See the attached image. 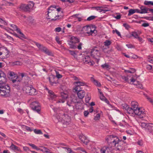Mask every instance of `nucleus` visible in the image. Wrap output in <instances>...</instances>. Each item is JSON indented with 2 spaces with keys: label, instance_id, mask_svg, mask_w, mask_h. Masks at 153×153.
<instances>
[{
  "label": "nucleus",
  "instance_id": "nucleus-1",
  "mask_svg": "<svg viewBox=\"0 0 153 153\" xmlns=\"http://www.w3.org/2000/svg\"><path fill=\"white\" fill-rule=\"evenodd\" d=\"M131 108L133 109L134 114L138 116L141 118H143L146 117V113L144 109L142 108H138V102L135 101H133L131 102Z\"/></svg>",
  "mask_w": 153,
  "mask_h": 153
},
{
  "label": "nucleus",
  "instance_id": "nucleus-2",
  "mask_svg": "<svg viewBox=\"0 0 153 153\" xmlns=\"http://www.w3.org/2000/svg\"><path fill=\"white\" fill-rule=\"evenodd\" d=\"M56 8L55 5L51 6L48 9V19H51L52 21H57L62 18V16L58 15L56 10L54 8Z\"/></svg>",
  "mask_w": 153,
  "mask_h": 153
},
{
  "label": "nucleus",
  "instance_id": "nucleus-3",
  "mask_svg": "<svg viewBox=\"0 0 153 153\" xmlns=\"http://www.w3.org/2000/svg\"><path fill=\"white\" fill-rule=\"evenodd\" d=\"M10 88L7 85H1L0 86V95L1 96L6 97L10 95Z\"/></svg>",
  "mask_w": 153,
  "mask_h": 153
},
{
  "label": "nucleus",
  "instance_id": "nucleus-4",
  "mask_svg": "<svg viewBox=\"0 0 153 153\" xmlns=\"http://www.w3.org/2000/svg\"><path fill=\"white\" fill-rule=\"evenodd\" d=\"M69 40L68 41V44L70 48L73 49H76L77 46L76 44L79 42V39L76 37L70 36Z\"/></svg>",
  "mask_w": 153,
  "mask_h": 153
},
{
  "label": "nucleus",
  "instance_id": "nucleus-5",
  "mask_svg": "<svg viewBox=\"0 0 153 153\" xmlns=\"http://www.w3.org/2000/svg\"><path fill=\"white\" fill-rule=\"evenodd\" d=\"M140 125L143 128H144L147 132L152 133L153 131V123L141 122Z\"/></svg>",
  "mask_w": 153,
  "mask_h": 153
},
{
  "label": "nucleus",
  "instance_id": "nucleus-6",
  "mask_svg": "<svg viewBox=\"0 0 153 153\" xmlns=\"http://www.w3.org/2000/svg\"><path fill=\"white\" fill-rule=\"evenodd\" d=\"M82 31L85 33H87L88 36L92 35L95 33L96 31L95 28L92 26L87 25L83 27Z\"/></svg>",
  "mask_w": 153,
  "mask_h": 153
},
{
  "label": "nucleus",
  "instance_id": "nucleus-7",
  "mask_svg": "<svg viewBox=\"0 0 153 153\" xmlns=\"http://www.w3.org/2000/svg\"><path fill=\"white\" fill-rule=\"evenodd\" d=\"M34 3L32 1L30 2L27 4H22L20 6V8L25 11H30L33 9Z\"/></svg>",
  "mask_w": 153,
  "mask_h": 153
},
{
  "label": "nucleus",
  "instance_id": "nucleus-8",
  "mask_svg": "<svg viewBox=\"0 0 153 153\" xmlns=\"http://www.w3.org/2000/svg\"><path fill=\"white\" fill-rule=\"evenodd\" d=\"M24 91L29 95H35L37 93V91L32 86H27L24 88Z\"/></svg>",
  "mask_w": 153,
  "mask_h": 153
},
{
  "label": "nucleus",
  "instance_id": "nucleus-9",
  "mask_svg": "<svg viewBox=\"0 0 153 153\" xmlns=\"http://www.w3.org/2000/svg\"><path fill=\"white\" fill-rule=\"evenodd\" d=\"M30 107L33 111L40 114L41 108L40 104L38 102L34 101L32 102L30 105Z\"/></svg>",
  "mask_w": 153,
  "mask_h": 153
},
{
  "label": "nucleus",
  "instance_id": "nucleus-10",
  "mask_svg": "<svg viewBox=\"0 0 153 153\" xmlns=\"http://www.w3.org/2000/svg\"><path fill=\"white\" fill-rule=\"evenodd\" d=\"M9 75L11 77L12 79L13 77L15 78V79H12V82L15 85H19L21 79H19V77H18L14 72L12 71L9 72Z\"/></svg>",
  "mask_w": 153,
  "mask_h": 153
},
{
  "label": "nucleus",
  "instance_id": "nucleus-11",
  "mask_svg": "<svg viewBox=\"0 0 153 153\" xmlns=\"http://www.w3.org/2000/svg\"><path fill=\"white\" fill-rule=\"evenodd\" d=\"M91 55L93 58L98 59L101 55L100 51L96 48L93 49L91 52Z\"/></svg>",
  "mask_w": 153,
  "mask_h": 153
},
{
  "label": "nucleus",
  "instance_id": "nucleus-12",
  "mask_svg": "<svg viewBox=\"0 0 153 153\" xmlns=\"http://www.w3.org/2000/svg\"><path fill=\"white\" fill-rule=\"evenodd\" d=\"M7 81V78L5 74L3 71H0V84H5Z\"/></svg>",
  "mask_w": 153,
  "mask_h": 153
},
{
  "label": "nucleus",
  "instance_id": "nucleus-13",
  "mask_svg": "<svg viewBox=\"0 0 153 153\" xmlns=\"http://www.w3.org/2000/svg\"><path fill=\"white\" fill-rule=\"evenodd\" d=\"M47 90L48 91V96L49 100L51 101L56 100L57 99V97H58L52 91L49 90L48 89H47Z\"/></svg>",
  "mask_w": 153,
  "mask_h": 153
},
{
  "label": "nucleus",
  "instance_id": "nucleus-14",
  "mask_svg": "<svg viewBox=\"0 0 153 153\" xmlns=\"http://www.w3.org/2000/svg\"><path fill=\"white\" fill-rule=\"evenodd\" d=\"M10 26L13 28V30L16 31L20 35V36L22 38H24L25 36L24 34L21 31L20 29L18 28L15 25L10 24Z\"/></svg>",
  "mask_w": 153,
  "mask_h": 153
},
{
  "label": "nucleus",
  "instance_id": "nucleus-15",
  "mask_svg": "<svg viewBox=\"0 0 153 153\" xmlns=\"http://www.w3.org/2000/svg\"><path fill=\"white\" fill-rule=\"evenodd\" d=\"M61 95L60 98L59 99V100L57 102L64 103L65 100L68 97V94L67 93L62 92L61 93Z\"/></svg>",
  "mask_w": 153,
  "mask_h": 153
},
{
  "label": "nucleus",
  "instance_id": "nucleus-16",
  "mask_svg": "<svg viewBox=\"0 0 153 153\" xmlns=\"http://www.w3.org/2000/svg\"><path fill=\"white\" fill-rule=\"evenodd\" d=\"M83 61L84 63L88 64L90 65H93L94 64V62L92 60H91L89 56H86L83 59Z\"/></svg>",
  "mask_w": 153,
  "mask_h": 153
},
{
  "label": "nucleus",
  "instance_id": "nucleus-17",
  "mask_svg": "<svg viewBox=\"0 0 153 153\" xmlns=\"http://www.w3.org/2000/svg\"><path fill=\"white\" fill-rule=\"evenodd\" d=\"M9 148L11 150L16 153L19 152H22L21 150L19 147L14 145L12 143L11 146L9 147Z\"/></svg>",
  "mask_w": 153,
  "mask_h": 153
},
{
  "label": "nucleus",
  "instance_id": "nucleus-18",
  "mask_svg": "<svg viewBox=\"0 0 153 153\" xmlns=\"http://www.w3.org/2000/svg\"><path fill=\"white\" fill-rule=\"evenodd\" d=\"M101 153H111V148L108 147H103L101 150Z\"/></svg>",
  "mask_w": 153,
  "mask_h": 153
},
{
  "label": "nucleus",
  "instance_id": "nucleus-19",
  "mask_svg": "<svg viewBox=\"0 0 153 153\" xmlns=\"http://www.w3.org/2000/svg\"><path fill=\"white\" fill-rule=\"evenodd\" d=\"M41 50L42 51L44 52L46 54L50 56H52L53 55V53L50 51L46 47L42 46Z\"/></svg>",
  "mask_w": 153,
  "mask_h": 153
},
{
  "label": "nucleus",
  "instance_id": "nucleus-20",
  "mask_svg": "<svg viewBox=\"0 0 153 153\" xmlns=\"http://www.w3.org/2000/svg\"><path fill=\"white\" fill-rule=\"evenodd\" d=\"M77 95L79 98L82 99L84 98L85 94V91L82 90L79 91L77 92Z\"/></svg>",
  "mask_w": 153,
  "mask_h": 153
},
{
  "label": "nucleus",
  "instance_id": "nucleus-21",
  "mask_svg": "<svg viewBox=\"0 0 153 153\" xmlns=\"http://www.w3.org/2000/svg\"><path fill=\"white\" fill-rule=\"evenodd\" d=\"M79 138L82 143L85 144H87L88 142V140L85 136L83 135H81L79 136Z\"/></svg>",
  "mask_w": 153,
  "mask_h": 153
},
{
  "label": "nucleus",
  "instance_id": "nucleus-22",
  "mask_svg": "<svg viewBox=\"0 0 153 153\" xmlns=\"http://www.w3.org/2000/svg\"><path fill=\"white\" fill-rule=\"evenodd\" d=\"M113 138L114 139L112 141V143L114 145V146H118L117 144L121 141V140H120L118 138L116 137H114Z\"/></svg>",
  "mask_w": 153,
  "mask_h": 153
},
{
  "label": "nucleus",
  "instance_id": "nucleus-23",
  "mask_svg": "<svg viewBox=\"0 0 153 153\" xmlns=\"http://www.w3.org/2000/svg\"><path fill=\"white\" fill-rule=\"evenodd\" d=\"M55 78L53 76H52L49 78V80L51 85H53L56 83V81L55 80Z\"/></svg>",
  "mask_w": 153,
  "mask_h": 153
},
{
  "label": "nucleus",
  "instance_id": "nucleus-24",
  "mask_svg": "<svg viewBox=\"0 0 153 153\" xmlns=\"http://www.w3.org/2000/svg\"><path fill=\"white\" fill-rule=\"evenodd\" d=\"M73 90L74 92H76L77 93L79 91L81 90L82 89V88H81V87L79 85H75V87H74Z\"/></svg>",
  "mask_w": 153,
  "mask_h": 153
},
{
  "label": "nucleus",
  "instance_id": "nucleus-25",
  "mask_svg": "<svg viewBox=\"0 0 153 153\" xmlns=\"http://www.w3.org/2000/svg\"><path fill=\"white\" fill-rule=\"evenodd\" d=\"M1 6H11L13 5V4L5 0H3L1 2Z\"/></svg>",
  "mask_w": 153,
  "mask_h": 153
},
{
  "label": "nucleus",
  "instance_id": "nucleus-26",
  "mask_svg": "<svg viewBox=\"0 0 153 153\" xmlns=\"http://www.w3.org/2000/svg\"><path fill=\"white\" fill-rule=\"evenodd\" d=\"M141 14L146 13H148V8L144 6H141L140 7Z\"/></svg>",
  "mask_w": 153,
  "mask_h": 153
},
{
  "label": "nucleus",
  "instance_id": "nucleus-27",
  "mask_svg": "<svg viewBox=\"0 0 153 153\" xmlns=\"http://www.w3.org/2000/svg\"><path fill=\"white\" fill-rule=\"evenodd\" d=\"M62 119H65L64 117H65L67 118V119L65 120L66 123H65L66 125H68L69 124L68 122L70 121V118L67 115V114H64L63 115H62ZM64 120H65V119H64Z\"/></svg>",
  "mask_w": 153,
  "mask_h": 153
},
{
  "label": "nucleus",
  "instance_id": "nucleus-28",
  "mask_svg": "<svg viewBox=\"0 0 153 153\" xmlns=\"http://www.w3.org/2000/svg\"><path fill=\"white\" fill-rule=\"evenodd\" d=\"M74 85L76 84L78 85H79L80 86H84L85 85V83L84 82L80 81V80L79 81H77L74 82Z\"/></svg>",
  "mask_w": 153,
  "mask_h": 153
},
{
  "label": "nucleus",
  "instance_id": "nucleus-29",
  "mask_svg": "<svg viewBox=\"0 0 153 153\" xmlns=\"http://www.w3.org/2000/svg\"><path fill=\"white\" fill-rule=\"evenodd\" d=\"M43 148V149H41L40 151L44 152L47 153H53L51 152L50 150L44 146H41Z\"/></svg>",
  "mask_w": 153,
  "mask_h": 153
},
{
  "label": "nucleus",
  "instance_id": "nucleus-30",
  "mask_svg": "<svg viewBox=\"0 0 153 153\" xmlns=\"http://www.w3.org/2000/svg\"><path fill=\"white\" fill-rule=\"evenodd\" d=\"M91 80L93 82L94 84L96 86L98 87L100 86H101V84L97 80H95L94 78H91Z\"/></svg>",
  "mask_w": 153,
  "mask_h": 153
},
{
  "label": "nucleus",
  "instance_id": "nucleus-31",
  "mask_svg": "<svg viewBox=\"0 0 153 153\" xmlns=\"http://www.w3.org/2000/svg\"><path fill=\"white\" fill-rule=\"evenodd\" d=\"M101 66L104 69L108 70L110 69V66L107 63H105L101 65Z\"/></svg>",
  "mask_w": 153,
  "mask_h": 153
},
{
  "label": "nucleus",
  "instance_id": "nucleus-32",
  "mask_svg": "<svg viewBox=\"0 0 153 153\" xmlns=\"http://www.w3.org/2000/svg\"><path fill=\"white\" fill-rule=\"evenodd\" d=\"M144 4L146 5L153 6V1H144Z\"/></svg>",
  "mask_w": 153,
  "mask_h": 153
},
{
  "label": "nucleus",
  "instance_id": "nucleus-33",
  "mask_svg": "<svg viewBox=\"0 0 153 153\" xmlns=\"http://www.w3.org/2000/svg\"><path fill=\"white\" fill-rule=\"evenodd\" d=\"M22 127L24 129H25L28 131H31L33 130L30 127L26 126L23 125Z\"/></svg>",
  "mask_w": 153,
  "mask_h": 153
},
{
  "label": "nucleus",
  "instance_id": "nucleus-34",
  "mask_svg": "<svg viewBox=\"0 0 153 153\" xmlns=\"http://www.w3.org/2000/svg\"><path fill=\"white\" fill-rule=\"evenodd\" d=\"M111 42L108 40H106L104 42V44L105 46H108L111 45Z\"/></svg>",
  "mask_w": 153,
  "mask_h": 153
},
{
  "label": "nucleus",
  "instance_id": "nucleus-35",
  "mask_svg": "<svg viewBox=\"0 0 153 153\" xmlns=\"http://www.w3.org/2000/svg\"><path fill=\"white\" fill-rule=\"evenodd\" d=\"M69 98H68V99ZM70 98L71 99V102H73L76 103L77 102V98L76 97L73 96V97H71Z\"/></svg>",
  "mask_w": 153,
  "mask_h": 153
},
{
  "label": "nucleus",
  "instance_id": "nucleus-36",
  "mask_svg": "<svg viewBox=\"0 0 153 153\" xmlns=\"http://www.w3.org/2000/svg\"><path fill=\"white\" fill-rule=\"evenodd\" d=\"M135 13L134 9H131L129 10L128 15V16H130Z\"/></svg>",
  "mask_w": 153,
  "mask_h": 153
},
{
  "label": "nucleus",
  "instance_id": "nucleus-37",
  "mask_svg": "<svg viewBox=\"0 0 153 153\" xmlns=\"http://www.w3.org/2000/svg\"><path fill=\"white\" fill-rule=\"evenodd\" d=\"M131 35L134 37L135 38L137 39L138 37L139 36L137 32H131Z\"/></svg>",
  "mask_w": 153,
  "mask_h": 153
},
{
  "label": "nucleus",
  "instance_id": "nucleus-38",
  "mask_svg": "<svg viewBox=\"0 0 153 153\" xmlns=\"http://www.w3.org/2000/svg\"><path fill=\"white\" fill-rule=\"evenodd\" d=\"M34 132L36 134H42V133L41 131L39 129H35L33 130Z\"/></svg>",
  "mask_w": 153,
  "mask_h": 153
},
{
  "label": "nucleus",
  "instance_id": "nucleus-39",
  "mask_svg": "<svg viewBox=\"0 0 153 153\" xmlns=\"http://www.w3.org/2000/svg\"><path fill=\"white\" fill-rule=\"evenodd\" d=\"M100 117V113H97L96 114V116L94 117V120H99Z\"/></svg>",
  "mask_w": 153,
  "mask_h": 153
},
{
  "label": "nucleus",
  "instance_id": "nucleus-40",
  "mask_svg": "<svg viewBox=\"0 0 153 153\" xmlns=\"http://www.w3.org/2000/svg\"><path fill=\"white\" fill-rule=\"evenodd\" d=\"M127 112L129 114H131L133 112V109L132 108H131V107L129 108L128 107L127 109L126 110Z\"/></svg>",
  "mask_w": 153,
  "mask_h": 153
},
{
  "label": "nucleus",
  "instance_id": "nucleus-41",
  "mask_svg": "<svg viewBox=\"0 0 153 153\" xmlns=\"http://www.w3.org/2000/svg\"><path fill=\"white\" fill-rule=\"evenodd\" d=\"M96 16H91L87 18V20L88 21H90L94 19Z\"/></svg>",
  "mask_w": 153,
  "mask_h": 153
},
{
  "label": "nucleus",
  "instance_id": "nucleus-42",
  "mask_svg": "<svg viewBox=\"0 0 153 153\" xmlns=\"http://www.w3.org/2000/svg\"><path fill=\"white\" fill-rule=\"evenodd\" d=\"M144 95L149 100V101L151 102L153 105V100L151 98L149 97L148 96L144 94Z\"/></svg>",
  "mask_w": 153,
  "mask_h": 153
},
{
  "label": "nucleus",
  "instance_id": "nucleus-43",
  "mask_svg": "<svg viewBox=\"0 0 153 153\" xmlns=\"http://www.w3.org/2000/svg\"><path fill=\"white\" fill-rule=\"evenodd\" d=\"M69 51L70 53V54L73 56L74 57H75L76 56V54L75 53V52L73 51H71V50H69Z\"/></svg>",
  "mask_w": 153,
  "mask_h": 153
},
{
  "label": "nucleus",
  "instance_id": "nucleus-44",
  "mask_svg": "<svg viewBox=\"0 0 153 153\" xmlns=\"http://www.w3.org/2000/svg\"><path fill=\"white\" fill-rule=\"evenodd\" d=\"M113 32H115L118 36L121 37V35L120 33L117 30L115 29V30H113Z\"/></svg>",
  "mask_w": 153,
  "mask_h": 153
},
{
  "label": "nucleus",
  "instance_id": "nucleus-45",
  "mask_svg": "<svg viewBox=\"0 0 153 153\" xmlns=\"http://www.w3.org/2000/svg\"><path fill=\"white\" fill-rule=\"evenodd\" d=\"M112 16L114 18L117 19H120L121 18V16L120 14H117L116 16L114 15H113Z\"/></svg>",
  "mask_w": 153,
  "mask_h": 153
},
{
  "label": "nucleus",
  "instance_id": "nucleus-46",
  "mask_svg": "<svg viewBox=\"0 0 153 153\" xmlns=\"http://www.w3.org/2000/svg\"><path fill=\"white\" fill-rule=\"evenodd\" d=\"M123 26L127 30L130 27L129 25L127 23H124L123 24Z\"/></svg>",
  "mask_w": 153,
  "mask_h": 153
},
{
  "label": "nucleus",
  "instance_id": "nucleus-47",
  "mask_svg": "<svg viewBox=\"0 0 153 153\" xmlns=\"http://www.w3.org/2000/svg\"><path fill=\"white\" fill-rule=\"evenodd\" d=\"M136 85L137 87L138 88H143L142 84L140 83L137 84Z\"/></svg>",
  "mask_w": 153,
  "mask_h": 153
},
{
  "label": "nucleus",
  "instance_id": "nucleus-48",
  "mask_svg": "<svg viewBox=\"0 0 153 153\" xmlns=\"http://www.w3.org/2000/svg\"><path fill=\"white\" fill-rule=\"evenodd\" d=\"M147 61L151 63H153V57H149L147 59Z\"/></svg>",
  "mask_w": 153,
  "mask_h": 153
},
{
  "label": "nucleus",
  "instance_id": "nucleus-49",
  "mask_svg": "<svg viewBox=\"0 0 153 153\" xmlns=\"http://www.w3.org/2000/svg\"><path fill=\"white\" fill-rule=\"evenodd\" d=\"M56 76L58 79L61 78L62 77V76L58 72H56Z\"/></svg>",
  "mask_w": 153,
  "mask_h": 153
},
{
  "label": "nucleus",
  "instance_id": "nucleus-50",
  "mask_svg": "<svg viewBox=\"0 0 153 153\" xmlns=\"http://www.w3.org/2000/svg\"><path fill=\"white\" fill-rule=\"evenodd\" d=\"M62 30V28L60 27H57L55 28L54 31L56 32H59Z\"/></svg>",
  "mask_w": 153,
  "mask_h": 153
},
{
  "label": "nucleus",
  "instance_id": "nucleus-51",
  "mask_svg": "<svg viewBox=\"0 0 153 153\" xmlns=\"http://www.w3.org/2000/svg\"><path fill=\"white\" fill-rule=\"evenodd\" d=\"M100 98L103 101H104L106 99L105 97L104 96L103 94L100 95Z\"/></svg>",
  "mask_w": 153,
  "mask_h": 153
},
{
  "label": "nucleus",
  "instance_id": "nucleus-52",
  "mask_svg": "<svg viewBox=\"0 0 153 153\" xmlns=\"http://www.w3.org/2000/svg\"><path fill=\"white\" fill-rule=\"evenodd\" d=\"M137 143L139 145L142 146L143 144V141L142 140H139L137 142Z\"/></svg>",
  "mask_w": 153,
  "mask_h": 153
},
{
  "label": "nucleus",
  "instance_id": "nucleus-53",
  "mask_svg": "<svg viewBox=\"0 0 153 153\" xmlns=\"http://www.w3.org/2000/svg\"><path fill=\"white\" fill-rule=\"evenodd\" d=\"M17 111H18L20 113V114H22L24 113V111L21 108H17Z\"/></svg>",
  "mask_w": 153,
  "mask_h": 153
},
{
  "label": "nucleus",
  "instance_id": "nucleus-54",
  "mask_svg": "<svg viewBox=\"0 0 153 153\" xmlns=\"http://www.w3.org/2000/svg\"><path fill=\"white\" fill-rule=\"evenodd\" d=\"M56 40L58 44H61V42L59 40V38L58 37H56Z\"/></svg>",
  "mask_w": 153,
  "mask_h": 153
},
{
  "label": "nucleus",
  "instance_id": "nucleus-55",
  "mask_svg": "<svg viewBox=\"0 0 153 153\" xmlns=\"http://www.w3.org/2000/svg\"><path fill=\"white\" fill-rule=\"evenodd\" d=\"M123 109H125L126 110L129 107L126 104H125L123 105Z\"/></svg>",
  "mask_w": 153,
  "mask_h": 153
},
{
  "label": "nucleus",
  "instance_id": "nucleus-56",
  "mask_svg": "<svg viewBox=\"0 0 153 153\" xmlns=\"http://www.w3.org/2000/svg\"><path fill=\"white\" fill-rule=\"evenodd\" d=\"M137 39L141 43H142L144 42V40L143 39L139 36H138Z\"/></svg>",
  "mask_w": 153,
  "mask_h": 153
},
{
  "label": "nucleus",
  "instance_id": "nucleus-57",
  "mask_svg": "<svg viewBox=\"0 0 153 153\" xmlns=\"http://www.w3.org/2000/svg\"><path fill=\"white\" fill-rule=\"evenodd\" d=\"M146 68L147 69L151 70L152 69V66L151 65H146Z\"/></svg>",
  "mask_w": 153,
  "mask_h": 153
},
{
  "label": "nucleus",
  "instance_id": "nucleus-58",
  "mask_svg": "<svg viewBox=\"0 0 153 153\" xmlns=\"http://www.w3.org/2000/svg\"><path fill=\"white\" fill-rule=\"evenodd\" d=\"M104 101L107 103L110 107H112V105L110 103L109 101L107 99H106Z\"/></svg>",
  "mask_w": 153,
  "mask_h": 153
},
{
  "label": "nucleus",
  "instance_id": "nucleus-59",
  "mask_svg": "<svg viewBox=\"0 0 153 153\" xmlns=\"http://www.w3.org/2000/svg\"><path fill=\"white\" fill-rule=\"evenodd\" d=\"M13 63L14 65H20L21 64V63L19 61L14 62Z\"/></svg>",
  "mask_w": 153,
  "mask_h": 153
},
{
  "label": "nucleus",
  "instance_id": "nucleus-60",
  "mask_svg": "<svg viewBox=\"0 0 153 153\" xmlns=\"http://www.w3.org/2000/svg\"><path fill=\"white\" fill-rule=\"evenodd\" d=\"M23 149L25 151H30L29 148L27 146H23Z\"/></svg>",
  "mask_w": 153,
  "mask_h": 153
},
{
  "label": "nucleus",
  "instance_id": "nucleus-61",
  "mask_svg": "<svg viewBox=\"0 0 153 153\" xmlns=\"http://www.w3.org/2000/svg\"><path fill=\"white\" fill-rule=\"evenodd\" d=\"M126 45L128 47V48H134V46L131 44H126Z\"/></svg>",
  "mask_w": 153,
  "mask_h": 153
},
{
  "label": "nucleus",
  "instance_id": "nucleus-62",
  "mask_svg": "<svg viewBox=\"0 0 153 153\" xmlns=\"http://www.w3.org/2000/svg\"><path fill=\"white\" fill-rule=\"evenodd\" d=\"M82 44L81 43H80L77 46V48L79 50H81L82 49Z\"/></svg>",
  "mask_w": 153,
  "mask_h": 153
},
{
  "label": "nucleus",
  "instance_id": "nucleus-63",
  "mask_svg": "<svg viewBox=\"0 0 153 153\" xmlns=\"http://www.w3.org/2000/svg\"><path fill=\"white\" fill-rule=\"evenodd\" d=\"M96 10L100 12H102V9L101 7H97L96 8Z\"/></svg>",
  "mask_w": 153,
  "mask_h": 153
},
{
  "label": "nucleus",
  "instance_id": "nucleus-64",
  "mask_svg": "<svg viewBox=\"0 0 153 153\" xmlns=\"http://www.w3.org/2000/svg\"><path fill=\"white\" fill-rule=\"evenodd\" d=\"M89 114V112L87 111H85L84 112V115L85 117H87Z\"/></svg>",
  "mask_w": 153,
  "mask_h": 153
}]
</instances>
